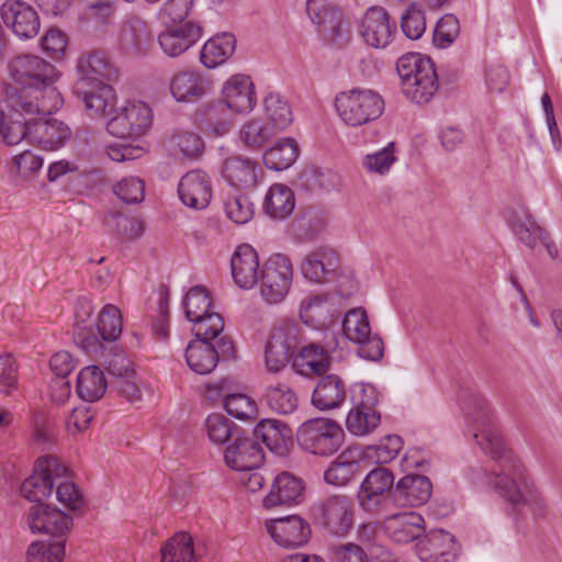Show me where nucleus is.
<instances>
[{
	"label": "nucleus",
	"instance_id": "62",
	"mask_svg": "<svg viewBox=\"0 0 562 562\" xmlns=\"http://www.w3.org/2000/svg\"><path fill=\"white\" fill-rule=\"evenodd\" d=\"M193 0H167L159 10V20L165 23H180L190 13Z\"/></svg>",
	"mask_w": 562,
	"mask_h": 562
},
{
	"label": "nucleus",
	"instance_id": "2",
	"mask_svg": "<svg viewBox=\"0 0 562 562\" xmlns=\"http://www.w3.org/2000/svg\"><path fill=\"white\" fill-rule=\"evenodd\" d=\"M9 74L13 85L5 89L0 101V128L4 138L16 142L22 136L20 110L26 114L50 115L63 104L59 91L53 86L57 78L55 67L35 55H22L10 61Z\"/></svg>",
	"mask_w": 562,
	"mask_h": 562
},
{
	"label": "nucleus",
	"instance_id": "42",
	"mask_svg": "<svg viewBox=\"0 0 562 562\" xmlns=\"http://www.w3.org/2000/svg\"><path fill=\"white\" fill-rule=\"evenodd\" d=\"M299 156V146L295 139L284 137L263 153V164L268 169L281 171L290 168Z\"/></svg>",
	"mask_w": 562,
	"mask_h": 562
},
{
	"label": "nucleus",
	"instance_id": "22",
	"mask_svg": "<svg viewBox=\"0 0 562 562\" xmlns=\"http://www.w3.org/2000/svg\"><path fill=\"white\" fill-rule=\"evenodd\" d=\"M266 526L271 538L284 548L303 546L311 536L310 525L297 515L272 519Z\"/></svg>",
	"mask_w": 562,
	"mask_h": 562
},
{
	"label": "nucleus",
	"instance_id": "35",
	"mask_svg": "<svg viewBox=\"0 0 562 562\" xmlns=\"http://www.w3.org/2000/svg\"><path fill=\"white\" fill-rule=\"evenodd\" d=\"M346 396V384L342 379L337 374H327L315 386L312 404L319 411H329L339 407Z\"/></svg>",
	"mask_w": 562,
	"mask_h": 562
},
{
	"label": "nucleus",
	"instance_id": "52",
	"mask_svg": "<svg viewBox=\"0 0 562 562\" xmlns=\"http://www.w3.org/2000/svg\"><path fill=\"white\" fill-rule=\"evenodd\" d=\"M342 331L347 339L352 342L363 341L371 328L368 316L362 308H352L345 314L341 322Z\"/></svg>",
	"mask_w": 562,
	"mask_h": 562
},
{
	"label": "nucleus",
	"instance_id": "15",
	"mask_svg": "<svg viewBox=\"0 0 562 562\" xmlns=\"http://www.w3.org/2000/svg\"><path fill=\"white\" fill-rule=\"evenodd\" d=\"M0 15L5 26L21 40H30L38 34L40 16L31 4L22 0L4 1Z\"/></svg>",
	"mask_w": 562,
	"mask_h": 562
},
{
	"label": "nucleus",
	"instance_id": "19",
	"mask_svg": "<svg viewBox=\"0 0 562 562\" xmlns=\"http://www.w3.org/2000/svg\"><path fill=\"white\" fill-rule=\"evenodd\" d=\"M415 548L422 562H453L459 553L454 536L443 529L423 535Z\"/></svg>",
	"mask_w": 562,
	"mask_h": 562
},
{
	"label": "nucleus",
	"instance_id": "61",
	"mask_svg": "<svg viewBox=\"0 0 562 562\" xmlns=\"http://www.w3.org/2000/svg\"><path fill=\"white\" fill-rule=\"evenodd\" d=\"M105 224L119 235L130 239L136 238L143 233V223L139 220L121 213H111L105 218Z\"/></svg>",
	"mask_w": 562,
	"mask_h": 562
},
{
	"label": "nucleus",
	"instance_id": "60",
	"mask_svg": "<svg viewBox=\"0 0 562 562\" xmlns=\"http://www.w3.org/2000/svg\"><path fill=\"white\" fill-rule=\"evenodd\" d=\"M459 20L453 14L443 15L434 31V43L440 48H446L459 36Z\"/></svg>",
	"mask_w": 562,
	"mask_h": 562
},
{
	"label": "nucleus",
	"instance_id": "51",
	"mask_svg": "<svg viewBox=\"0 0 562 562\" xmlns=\"http://www.w3.org/2000/svg\"><path fill=\"white\" fill-rule=\"evenodd\" d=\"M380 420L378 411L351 408L346 418V427L355 436H366L379 426Z\"/></svg>",
	"mask_w": 562,
	"mask_h": 562
},
{
	"label": "nucleus",
	"instance_id": "37",
	"mask_svg": "<svg viewBox=\"0 0 562 562\" xmlns=\"http://www.w3.org/2000/svg\"><path fill=\"white\" fill-rule=\"evenodd\" d=\"M295 196L285 184H272L263 200L262 209L266 215L276 221L288 218L294 211Z\"/></svg>",
	"mask_w": 562,
	"mask_h": 562
},
{
	"label": "nucleus",
	"instance_id": "3",
	"mask_svg": "<svg viewBox=\"0 0 562 562\" xmlns=\"http://www.w3.org/2000/svg\"><path fill=\"white\" fill-rule=\"evenodd\" d=\"M34 114H26L20 110V124L22 136L16 142L4 138L5 132L0 128V139L8 146L16 145L26 138L44 150H57L65 146L71 137L70 128L61 121L53 117L27 119Z\"/></svg>",
	"mask_w": 562,
	"mask_h": 562
},
{
	"label": "nucleus",
	"instance_id": "21",
	"mask_svg": "<svg viewBox=\"0 0 562 562\" xmlns=\"http://www.w3.org/2000/svg\"><path fill=\"white\" fill-rule=\"evenodd\" d=\"M507 222L512 232L526 247L533 248L539 239L552 259L558 257L559 251L555 244L550 239L549 234L535 222L528 211L513 212Z\"/></svg>",
	"mask_w": 562,
	"mask_h": 562
},
{
	"label": "nucleus",
	"instance_id": "26",
	"mask_svg": "<svg viewBox=\"0 0 562 562\" xmlns=\"http://www.w3.org/2000/svg\"><path fill=\"white\" fill-rule=\"evenodd\" d=\"M252 436L278 456H285L293 445L292 429L278 419L260 420L254 428Z\"/></svg>",
	"mask_w": 562,
	"mask_h": 562
},
{
	"label": "nucleus",
	"instance_id": "43",
	"mask_svg": "<svg viewBox=\"0 0 562 562\" xmlns=\"http://www.w3.org/2000/svg\"><path fill=\"white\" fill-rule=\"evenodd\" d=\"M265 398L267 405L278 414H291L299 405L295 392L285 383L278 382L266 389Z\"/></svg>",
	"mask_w": 562,
	"mask_h": 562
},
{
	"label": "nucleus",
	"instance_id": "17",
	"mask_svg": "<svg viewBox=\"0 0 562 562\" xmlns=\"http://www.w3.org/2000/svg\"><path fill=\"white\" fill-rule=\"evenodd\" d=\"M26 522L33 533L50 535L55 540H65L72 525L71 516L47 504H35L27 512Z\"/></svg>",
	"mask_w": 562,
	"mask_h": 562
},
{
	"label": "nucleus",
	"instance_id": "28",
	"mask_svg": "<svg viewBox=\"0 0 562 562\" xmlns=\"http://www.w3.org/2000/svg\"><path fill=\"white\" fill-rule=\"evenodd\" d=\"M224 104L236 113H248L256 105V94L250 77L234 75L222 89Z\"/></svg>",
	"mask_w": 562,
	"mask_h": 562
},
{
	"label": "nucleus",
	"instance_id": "45",
	"mask_svg": "<svg viewBox=\"0 0 562 562\" xmlns=\"http://www.w3.org/2000/svg\"><path fill=\"white\" fill-rule=\"evenodd\" d=\"M265 111L270 125L278 132L286 128L293 121L292 110L279 93H269L263 101Z\"/></svg>",
	"mask_w": 562,
	"mask_h": 562
},
{
	"label": "nucleus",
	"instance_id": "4",
	"mask_svg": "<svg viewBox=\"0 0 562 562\" xmlns=\"http://www.w3.org/2000/svg\"><path fill=\"white\" fill-rule=\"evenodd\" d=\"M335 106L346 125L357 127L379 119L384 111V101L373 90L356 88L338 93Z\"/></svg>",
	"mask_w": 562,
	"mask_h": 562
},
{
	"label": "nucleus",
	"instance_id": "64",
	"mask_svg": "<svg viewBox=\"0 0 562 562\" xmlns=\"http://www.w3.org/2000/svg\"><path fill=\"white\" fill-rule=\"evenodd\" d=\"M431 60L428 57H423L420 54H406L398 58L396 63V70L401 78V85L413 79H417L422 72L424 61Z\"/></svg>",
	"mask_w": 562,
	"mask_h": 562
},
{
	"label": "nucleus",
	"instance_id": "55",
	"mask_svg": "<svg viewBox=\"0 0 562 562\" xmlns=\"http://www.w3.org/2000/svg\"><path fill=\"white\" fill-rule=\"evenodd\" d=\"M394 149L395 143L391 142L384 148L371 154H367L362 158V167L369 173H376L380 176L386 175L390 171L393 164L396 161Z\"/></svg>",
	"mask_w": 562,
	"mask_h": 562
},
{
	"label": "nucleus",
	"instance_id": "58",
	"mask_svg": "<svg viewBox=\"0 0 562 562\" xmlns=\"http://www.w3.org/2000/svg\"><path fill=\"white\" fill-rule=\"evenodd\" d=\"M224 209L228 218L236 224H246L254 216V205L245 194L228 196Z\"/></svg>",
	"mask_w": 562,
	"mask_h": 562
},
{
	"label": "nucleus",
	"instance_id": "59",
	"mask_svg": "<svg viewBox=\"0 0 562 562\" xmlns=\"http://www.w3.org/2000/svg\"><path fill=\"white\" fill-rule=\"evenodd\" d=\"M223 405L228 415L240 420L250 419L257 414L255 402L245 394H227Z\"/></svg>",
	"mask_w": 562,
	"mask_h": 562
},
{
	"label": "nucleus",
	"instance_id": "56",
	"mask_svg": "<svg viewBox=\"0 0 562 562\" xmlns=\"http://www.w3.org/2000/svg\"><path fill=\"white\" fill-rule=\"evenodd\" d=\"M401 27L409 40H418L425 33V12L417 3H411L401 16Z\"/></svg>",
	"mask_w": 562,
	"mask_h": 562
},
{
	"label": "nucleus",
	"instance_id": "14",
	"mask_svg": "<svg viewBox=\"0 0 562 562\" xmlns=\"http://www.w3.org/2000/svg\"><path fill=\"white\" fill-rule=\"evenodd\" d=\"M265 459L261 443L254 436L249 437L241 429L224 450L226 464L235 471H251L258 469Z\"/></svg>",
	"mask_w": 562,
	"mask_h": 562
},
{
	"label": "nucleus",
	"instance_id": "47",
	"mask_svg": "<svg viewBox=\"0 0 562 562\" xmlns=\"http://www.w3.org/2000/svg\"><path fill=\"white\" fill-rule=\"evenodd\" d=\"M65 540L34 541L26 551L27 562H61L65 557Z\"/></svg>",
	"mask_w": 562,
	"mask_h": 562
},
{
	"label": "nucleus",
	"instance_id": "18",
	"mask_svg": "<svg viewBox=\"0 0 562 562\" xmlns=\"http://www.w3.org/2000/svg\"><path fill=\"white\" fill-rule=\"evenodd\" d=\"M339 257L329 246H319L308 252L301 263L303 277L313 283L338 281Z\"/></svg>",
	"mask_w": 562,
	"mask_h": 562
},
{
	"label": "nucleus",
	"instance_id": "41",
	"mask_svg": "<svg viewBox=\"0 0 562 562\" xmlns=\"http://www.w3.org/2000/svg\"><path fill=\"white\" fill-rule=\"evenodd\" d=\"M313 23L319 26V32L325 38L335 43L341 44L348 38V26L342 19V13L336 7H330L310 16Z\"/></svg>",
	"mask_w": 562,
	"mask_h": 562
},
{
	"label": "nucleus",
	"instance_id": "48",
	"mask_svg": "<svg viewBox=\"0 0 562 562\" xmlns=\"http://www.w3.org/2000/svg\"><path fill=\"white\" fill-rule=\"evenodd\" d=\"M277 131L260 119H255L244 124L239 131L240 140L249 148H261Z\"/></svg>",
	"mask_w": 562,
	"mask_h": 562
},
{
	"label": "nucleus",
	"instance_id": "53",
	"mask_svg": "<svg viewBox=\"0 0 562 562\" xmlns=\"http://www.w3.org/2000/svg\"><path fill=\"white\" fill-rule=\"evenodd\" d=\"M97 328L103 341L116 340L122 331L120 310L112 304L105 305L99 314Z\"/></svg>",
	"mask_w": 562,
	"mask_h": 562
},
{
	"label": "nucleus",
	"instance_id": "6",
	"mask_svg": "<svg viewBox=\"0 0 562 562\" xmlns=\"http://www.w3.org/2000/svg\"><path fill=\"white\" fill-rule=\"evenodd\" d=\"M304 341L299 324L294 322H281L271 331L265 347V364L269 372L277 373L283 370L288 363L293 364V358Z\"/></svg>",
	"mask_w": 562,
	"mask_h": 562
},
{
	"label": "nucleus",
	"instance_id": "24",
	"mask_svg": "<svg viewBox=\"0 0 562 562\" xmlns=\"http://www.w3.org/2000/svg\"><path fill=\"white\" fill-rule=\"evenodd\" d=\"M304 482L290 472L278 474L269 494L263 498L266 508L281 505H297L304 499Z\"/></svg>",
	"mask_w": 562,
	"mask_h": 562
},
{
	"label": "nucleus",
	"instance_id": "8",
	"mask_svg": "<svg viewBox=\"0 0 562 562\" xmlns=\"http://www.w3.org/2000/svg\"><path fill=\"white\" fill-rule=\"evenodd\" d=\"M67 468L54 456H45L36 461L33 473L21 484V493L30 502L44 504L50 496L55 481L67 474Z\"/></svg>",
	"mask_w": 562,
	"mask_h": 562
},
{
	"label": "nucleus",
	"instance_id": "5",
	"mask_svg": "<svg viewBox=\"0 0 562 562\" xmlns=\"http://www.w3.org/2000/svg\"><path fill=\"white\" fill-rule=\"evenodd\" d=\"M342 428L333 419L317 417L304 422L296 431L299 446L313 454L331 456L344 442Z\"/></svg>",
	"mask_w": 562,
	"mask_h": 562
},
{
	"label": "nucleus",
	"instance_id": "31",
	"mask_svg": "<svg viewBox=\"0 0 562 562\" xmlns=\"http://www.w3.org/2000/svg\"><path fill=\"white\" fill-rule=\"evenodd\" d=\"M330 357L328 349L319 344L310 342L300 347L293 358V370L304 376L322 375L329 370Z\"/></svg>",
	"mask_w": 562,
	"mask_h": 562
},
{
	"label": "nucleus",
	"instance_id": "9",
	"mask_svg": "<svg viewBox=\"0 0 562 562\" xmlns=\"http://www.w3.org/2000/svg\"><path fill=\"white\" fill-rule=\"evenodd\" d=\"M293 278L291 260L282 255H272L263 265L260 277V294L268 304L282 302L288 295Z\"/></svg>",
	"mask_w": 562,
	"mask_h": 562
},
{
	"label": "nucleus",
	"instance_id": "39",
	"mask_svg": "<svg viewBox=\"0 0 562 562\" xmlns=\"http://www.w3.org/2000/svg\"><path fill=\"white\" fill-rule=\"evenodd\" d=\"M236 38L231 33H223L210 38L202 47L200 60L206 68L224 64L235 52Z\"/></svg>",
	"mask_w": 562,
	"mask_h": 562
},
{
	"label": "nucleus",
	"instance_id": "25",
	"mask_svg": "<svg viewBox=\"0 0 562 562\" xmlns=\"http://www.w3.org/2000/svg\"><path fill=\"white\" fill-rule=\"evenodd\" d=\"M424 525L423 516L415 512L391 515L383 524L387 537L400 544L418 541L425 531Z\"/></svg>",
	"mask_w": 562,
	"mask_h": 562
},
{
	"label": "nucleus",
	"instance_id": "27",
	"mask_svg": "<svg viewBox=\"0 0 562 562\" xmlns=\"http://www.w3.org/2000/svg\"><path fill=\"white\" fill-rule=\"evenodd\" d=\"M78 79L87 83H109L117 78V69L101 50L90 52L77 60Z\"/></svg>",
	"mask_w": 562,
	"mask_h": 562
},
{
	"label": "nucleus",
	"instance_id": "7",
	"mask_svg": "<svg viewBox=\"0 0 562 562\" xmlns=\"http://www.w3.org/2000/svg\"><path fill=\"white\" fill-rule=\"evenodd\" d=\"M316 524L336 536H346L353 526L352 501L346 495H330L311 508Z\"/></svg>",
	"mask_w": 562,
	"mask_h": 562
},
{
	"label": "nucleus",
	"instance_id": "32",
	"mask_svg": "<svg viewBox=\"0 0 562 562\" xmlns=\"http://www.w3.org/2000/svg\"><path fill=\"white\" fill-rule=\"evenodd\" d=\"M439 89L438 76L431 60L424 61L417 79L402 83V91L407 99L417 104L429 102Z\"/></svg>",
	"mask_w": 562,
	"mask_h": 562
},
{
	"label": "nucleus",
	"instance_id": "54",
	"mask_svg": "<svg viewBox=\"0 0 562 562\" xmlns=\"http://www.w3.org/2000/svg\"><path fill=\"white\" fill-rule=\"evenodd\" d=\"M224 329V319L216 312H207L193 322V333L196 339L216 342Z\"/></svg>",
	"mask_w": 562,
	"mask_h": 562
},
{
	"label": "nucleus",
	"instance_id": "1",
	"mask_svg": "<svg viewBox=\"0 0 562 562\" xmlns=\"http://www.w3.org/2000/svg\"><path fill=\"white\" fill-rule=\"evenodd\" d=\"M462 411L471 434L480 449L496 468L484 475L514 508L527 507L535 518H542L547 504L518 457L506 446L495 426L487 403L479 394L471 393L463 401Z\"/></svg>",
	"mask_w": 562,
	"mask_h": 562
},
{
	"label": "nucleus",
	"instance_id": "49",
	"mask_svg": "<svg viewBox=\"0 0 562 562\" xmlns=\"http://www.w3.org/2000/svg\"><path fill=\"white\" fill-rule=\"evenodd\" d=\"M183 308L187 319L191 323L199 319L203 314L211 311L212 302L207 290L204 286L195 285L191 288L184 299Z\"/></svg>",
	"mask_w": 562,
	"mask_h": 562
},
{
	"label": "nucleus",
	"instance_id": "46",
	"mask_svg": "<svg viewBox=\"0 0 562 562\" xmlns=\"http://www.w3.org/2000/svg\"><path fill=\"white\" fill-rule=\"evenodd\" d=\"M49 366L57 378L53 387L58 386L60 389V395L53 394L54 401L63 402L70 394V384L65 381V378L75 369L74 359L68 351L61 350L53 355Z\"/></svg>",
	"mask_w": 562,
	"mask_h": 562
},
{
	"label": "nucleus",
	"instance_id": "12",
	"mask_svg": "<svg viewBox=\"0 0 562 562\" xmlns=\"http://www.w3.org/2000/svg\"><path fill=\"white\" fill-rule=\"evenodd\" d=\"M212 88L210 77L193 68L177 70L168 80L169 93L178 103H198L211 93Z\"/></svg>",
	"mask_w": 562,
	"mask_h": 562
},
{
	"label": "nucleus",
	"instance_id": "29",
	"mask_svg": "<svg viewBox=\"0 0 562 562\" xmlns=\"http://www.w3.org/2000/svg\"><path fill=\"white\" fill-rule=\"evenodd\" d=\"M432 491L430 480L425 475L407 474L394 487L393 502L402 507H415L425 504Z\"/></svg>",
	"mask_w": 562,
	"mask_h": 562
},
{
	"label": "nucleus",
	"instance_id": "34",
	"mask_svg": "<svg viewBox=\"0 0 562 562\" xmlns=\"http://www.w3.org/2000/svg\"><path fill=\"white\" fill-rule=\"evenodd\" d=\"M120 46L128 55H142L151 42L148 25L138 16L127 18L121 27Z\"/></svg>",
	"mask_w": 562,
	"mask_h": 562
},
{
	"label": "nucleus",
	"instance_id": "11",
	"mask_svg": "<svg viewBox=\"0 0 562 562\" xmlns=\"http://www.w3.org/2000/svg\"><path fill=\"white\" fill-rule=\"evenodd\" d=\"M394 475L383 467L371 470L361 482L357 498L362 510L376 514L393 501Z\"/></svg>",
	"mask_w": 562,
	"mask_h": 562
},
{
	"label": "nucleus",
	"instance_id": "44",
	"mask_svg": "<svg viewBox=\"0 0 562 562\" xmlns=\"http://www.w3.org/2000/svg\"><path fill=\"white\" fill-rule=\"evenodd\" d=\"M161 562H195L192 538L187 532L176 533L161 548Z\"/></svg>",
	"mask_w": 562,
	"mask_h": 562
},
{
	"label": "nucleus",
	"instance_id": "23",
	"mask_svg": "<svg viewBox=\"0 0 562 562\" xmlns=\"http://www.w3.org/2000/svg\"><path fill=\"white\" fill-rule=\"evenodd\" d=\"M178 194L181 202L193 210L205 209L212 198L209 176L201 170L188 171L179 181Z\"/></svg>",
	"mask_w": 562,
	"mask_h": 562
},
{
	"label": "nucleus",
	"instance_id": "20",
	"mask_svg": "<svg viewBox=\"0 0 562 562\" xmlns=\"http://www.w3.org/2000/svg\"><path fill=\"white\" fill-rule=\"evenodd\" d=\"M74 94L80 100L90 117L109 115L115 102V93L109 83H87L77 80L72 88Z\"/></svg>",
	"mask_w": 562,
	"mask_h": 562
},
{
	"label": "nucleus",
	"instance_id": "16",
	"mask_svg": "<svg viewBox=\"0 0 562 562\" xmlns=\"http://www.w3.org/2000/svg\"><path fill=\"white\" fill-rule=\"evenodd\" d=\"M396 33V22L391 21L389 12L379 5H373L364 12L360 35L364 43L373 48H385Z\"/></svg>",
	"mask_w": 562,
	"mask_h": 562
},
{
	"label": "nucleus",
	"instance_id": "33",
	"mask_svg": "<svg viewBox=\"0 0 562 562\" xmlns=\"http://www.w3.org/2000/svg\"><path fill=\"white\" fill-rule=\"evenodd\" d=\"M201 36V27L192 22L162 32L158 43L166 55L178 57L193 46Z\"/></svg>",
	"mask_w": 562,
	"mask_h": 562
},
{
	"label": "nucleus",
	"instance_id": "38",
	"mask_svg": "<svg viewBox=\"0 0 562 562\" xmlns=\"http://www.w3.org/2000/svg\"><path fill=\"white\" fill-rule=\"evenodd\" d=\"M360 475V462L352 457V452H341L325 470L324 480L333 486H346Z\"/></svg>",
	"mask_w": 562,
	"mask_h": 562
},
{
	"label": "nucleus",
	"instance_id": "10",
	"mask_svg": "<svg viewBox=\"0 0 562 562\" xmlns=\"http://www.w3.org/2000/svg\"><path fill=\"white\" fill-rule=\"evenodd\" d=\"M234 352V344L227 336L218 338L216 342L195 339L186 348V361L195 373L209 374L220 360L233 358Z\"/></svg>",
	"mask_w": 562,
	"mask_h": 562
},
{
	"label": "nucleus",
	"instance_id": "50",
	"mask_svg": "<svg viewBox=\"0 0 562 562\" xmlns=\"http://www.w3.org/2000/svg\"><path fill=\"white\" fill-rule=\"evenodd\" d=\"M205 428L211 441L216 445L229 443L241 428L222 414H212L205 420Z\"/></svg>",
	"mask_w": 562,
	"mask_h": 562
},
{
	"label": "nucleus",
	"instance_id": "13",
	"mask_svg": "<svg viewBox=\"0 0 562 562\" xmlns=\"http://www.w3.org/2000/svg\"><path fill=\"white\" fill-rule=\"evenodd\" d=\"M151 110L143 101L127 102L106 123V131L119 138H136L151 124Z\"/></svg>",
	"mask_w": 562,
	"mask_h": 562
},
{
	"label": "nucleus",
	"instance_id": "57",
	"mask_svg": "<svg viewBox=\"0 0 562 562\" xmlns=\"http://www.w3.org/2000/svg\"><path fill=\"white\" fill-rule=\"evenodd\" d=\"M113 192L125 204H138L145 196V183L138 177H125L113 187Z\"/></svg>",
	"mask_w": 562,
	"mask_h": 562
},
{
	"label": "nucleus",
	"instance_id": "36",
	"mask_svg": "<svg viewBox=\"0 0 562 562\" xmlns=\"http://www.w3.org/2000/svg\"><path fill=\"white\" fill-rule=\"evenodd\" d=\"M257 164L248 157L232 155L224 159L223 178L233 187L249 188L257 182Z\"/></svg>",
	"mask_w": 562,
	"mask_h": 562
},
{
	"label": "nucleus",
	"instance_id": "40",
	"mask_svg": "<svg viewBox=\"0 0 562 562\" xmlns=\"http://www.w3.org/2000/svg\"><path fill=\"white\" fill-rule=\"evenodd\" d=\"M106 387V379L99 367L88 366L79 372L76 391L81 400L88 403L97 402L104 395Z\"/></svg>",
	"mask_w": 562,
	"mask_h": 562
},
{
	"label": "nucleus",
	"instance_id": "30",
	"mask_svg": "<svg viewBox=\"0 0 562 562\" xmlns=\"http://www.w3.org/2000/svg\"><path fill=\"white\" fill-rule=\"evenodd\" d=\"M232 277L241 289H252L259 281V259L256 250L248 244L238 246L231 259Z\"/></svg>",
	"mask_w": 562,
	"mask_h": 562
},
{
	"label": "nucleus",
	"instance_id": "63",
	"mask_svg": "<svg viewBox=\"0 0 562 562\" xmlns=\"http://www.w3.org/2000/svg\"><path fill=\"white\" fill-rule=\"evenodd\" d=\"M352 408L364 411H376L379 403V392L372 384H355L351 390Z\"/></svg>",
	"mask_w": 562,
	"mask_h": 562
}]
</instances>
